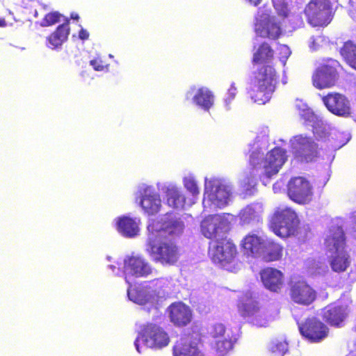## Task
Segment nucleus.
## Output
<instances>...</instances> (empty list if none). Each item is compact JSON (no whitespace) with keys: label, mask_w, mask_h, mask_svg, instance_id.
<instances>
[{"label":"nucleus","mask_w":356,"mask_h":356,"mask_svg":"<svg viewBox=\"0 0 356 356\" xmlns=\"http://www.w3.org/2000/svg\"><path fill=\"white\" fill-rule=\"evenodd\" d=\"M146 251L152 259L163 265H173L179 258L177 245L171 239L147 234Z\"/></svg>","instance_id":"423d86ee"},{"label":"nucleus","mask_w":356,"mask_h":356,"mask_svg":"<svg viewBox=\"0 0 356 356\" xmlns=\"http://www.w3.org/2000/svg\"><path fill=\"white\" fill-rule=\"evenodd\" d=\"M129 299L140 305L154 306L158 301V294L149 284L137 286H129L127 289Z\"/></svg>","instance_id":"5701e85b"},{"label":"nucleus","mask_w":356,"mask_h":356,"mask_svg":"<svg viewBox=\"0 0 356 356\" xmlns=\"http://www.w3.org/2000/svg\"><path fill=\"white\" fill-rule=\"evenodd\" d=\"M254 31L257 35L271 39L277 38L282 33L280 24L266 7L259 9L255 17Z\"/></svg>","instance_id":"f8f14e48"},{"label":"nucleus","mask_w":356,"mask_h":356,"mask_svg":"<svg viewBox=\"0 0 356 356\" xmlns=\"http://www.w3.org/2000/svg\"><path fill=\"white\" fill-rule=\"evenodd\" d=\"M322 100L327 110L332 113L345 118L350 115V102L344 95L337 92H330L323 97Z\"/></svg>","instance_id":"393cba45"},{"label":"nucleus","mask_w":356,"mask_h":356,"mask_svg":"<svg viewBox=\"0 0 356 356\" xmlns=\"http://www.w3.org/2000/svg\"><path fill=\"white\" fill-rule=\"evenodd\" d=\"M325 248L330 265L333 271H345L350 264V259L344 250V234L339 227L330 229L325 238Z\"/></svg>","instance_id":"20e7f679"},{"label":"nucleus","mask_w":356,"mask_h":356,"mask_svg":"<svg viewBox=\"0 0 356 356\" xmlns=\"http://www.w3.org/2000/svg\"><path fill=\"white\" fill-rule=\"evenodd\" d=\"M118 232L127 238H134L139 234L140 219L137 217L122 216L114 220Z\"/></svg>","instance_id":"bb28decb"},{"label":"nucleus","mask_w":356,"mask_h":356,"mask_svg":"<svg viewBox=\"0 0 356 356\" xmlns=\"http://www.w3.org/2000/svg\"><path fill=\"white\" fill-rule=\"evenodd\" d=\"M6 26L5 20L0 19V26Z\"/></svg>","instance_id":"8fccbe9b"},{"label":"nucleus","mask_w":356,"mask_h":356,"mask_svg":"<svg viewBox=\"0 0 356 356\" xmlns=\"http://www.w3.org/2000/svg\"><path fill=\"white\" fill-rule=\"evenodd\" d=\"M348 305L338 302L325 307L322 312L323 318L331 325L339 326L347 316Z\"/></svg>","instance_id":"cd10ccee"},{"label":"nucleus","mask_w":356,"mask_h":356,"mask_svg":"<svg viewBox=\"0 0 356 356\" xmlns=\"http://www.w3.org/2000/svg\"><path fill=\"white\" fill-rule=\"evenodd\" d=\"M273 57V51L268 43H262L254 54L253 62L258 64L268 63Z\"/></svg>","instance_id":"c9c22d12"},{"label":"nucleus","mask_w":356,"mask_h":356,"mask_svg":"<svg viewBox=\"0 0 356 356\" xmlns=\"http://www.w3.org/2000/svg\"><path fill=\"white\" fill-rule=\"evenodd\" d=\"M233 200V188L225 179L211 176L204 178L202 205L207 212L222 209Z\"/></svg>","instance_id":"7ed1b4c3"},{"label":"nucleus","mask_w":356,"mask_h":356,"mask_svg":"<svg viewBox=\"0 0 356 356\" xmlns=\"http://www.w3.org/2000/svg\"><path fill=\"white\" fill-rule=\"evenodd\" d=\"M238 308L240 314L257 327H266L273 321L272 316L266 309L259 307L250 291L239 297Z\"/></svg>","instance_id":"6e6552de"},{"label":"nucleus","mask_w":356,"mask_h":356,"mask_svg":"<svg viewBox=\"0 0 356 356\" xmlns=\"http://www.w3.org/2000/svg\"><path fill=\"white\" fill-rule=\"evenodd\" d=\"M90 64L92 66L93 69L96 71H102L105 67H108V65L104 66L103 62L99 58H95L90 61Z\"/></svg>","instance_id":"c03bdc74"},{"label":"nucleus","mask_w":356,"mask_h":356,"mask_svg":"<svg viewBox=\"0 0 356 356\" xmlns=\"http://www.w3.org/2000/svg\"><path fill=\"white\" fill-rule=\"evenodd\" d=\"M296 108L298 110L299 115L305 125L311 127L316 136L323 138L327 136L330 130V126L321 118L315 115L306 104L297 100Z\"/></svg>","instance_id":"dca6fc26"},{"label":"nucleus","mask_w":356,"mask_h":356,"mask_svg":"<svg viewBox=\"0 0 356 356\" xmlns=\"http://www.w3.org/2000/svg\"><path fill=\"white\" fill-rule=\"evenodd\" d=\"M237 92V89L234 85V83H232L229 88L227 90V92H226L225 97H224V105L225 107V109L227 111L230 110L231 108V104L232 101L234 99Z\"/></svg>","instance_id":"a19ab883"},{"label":"nucleus","mask_w":356,"mask_h":356,"mask_svg":"<svg viewBox=\"0 0 356 356\" xmlns=\"http://www.w3.org/2000/svg\"><path fill=\"white\" fill-rule=\"evenodd\" d=\"M229 213L209 215L201 222L202 234L211 239L217 240L224 237L230 223Z\"/></svg>","instance_id":"9b49d317"},{"label":"nucleus","mask_w":356,"mask_h":356,"mask_svg":"<svg viewBox=\"0 0 356 356\" xmlns=\"http://www.w3.org/2000/svg\"><path fill=\"white\" fill-rule=\"evenodd\" d=\"M168 311L170 321L177 326L186 325L191 320L192 314L190 308L181 302L172 303Z\"/></svg>","instance_id":"c756f323"},{"label":"nucleus","mask_w":356,"mask_h":356,"mask_svg":"<svg viewBox=\"0 0 356 356\" xmlns=\"http://www.w3.org/2000/svg\"><path fill=\"white\" fill-rule=\"evenodd\" d=\"M353 218H354V220L356 223V211L353 213Z\"/></svg>","instance_id":"5fc2aeb1"},{"label":"nucleus","mask_w":356,"mask_h":356,"mask_svg":"<svg viewBox=\"0 0 356 356\" xmlns=\"http://www.w3.org/2000/svg\"><path fill=\"white\" fill-rule=\"evenodd\" d=\"M207 337H182L173 348V356H225L236 341L230 329L222 323L208 326Z\"/></svg>","instance_id":"f03ea898"},{"label":"nucleus","mask_w":356,"mask_h":356,"mask_svg":"<svg viewBox=\"0 0 356 356\" xmlns=\"http://www.w3.org/2000/svg\"><path fill=\"white\" fill-rule=\"evenodd\" d=\"M182 183L185 189L191 195L192 198L188 201V206L195 204L200 195V188L193 174L186 173L182 179Z\"/></svg>","instance_id":"f704fd0d"},{"label":"nucleus","mask_w":356,"mask_h":356,"mask_svg":"<svg viewBox=\"0 0 356 356\" xmlns=\"http://www.w3.org/2000/svg\"><path fill=\"white\" fill-rule=\"evenodd\" d=\"M72 19H79V15L77 14H72Z\"/></svg>","instance_id":"3c124183"},{"label":"nucleus","mask_w":356,"mask_h":356,"mask_svg":"<svg viewBox=\"0 0 356 356\" xmlns=\"http://www.w3.org/2000/svg\"><path fill=\"white\" fill-rule=\"evenodd\" d=\"M70 34L68 22L60 25L57 29L47 38L48 47L51 49H56L62 46Z\"/></svg>","instance_id":"473e14b6"},{"label":"nucleus","mask_w":356,"mask_h":356,"mask_svg":"<svg viewBox=\"0 0 356 356\" xmlns=\"http://www.w3.org/2000/svg\"><path fill=\"white\" fill-rule=\"evenodd\" d=\"M61 15L58 12L50 13L45 15L44 18L40 22V26L45 27L54 25L60 22Z\"/></svg>","instance_id":"79ce46f5"},{"label":"nucleus","mask_w":356,"mask_h":356,"mask_svg":"<svg viewBox=\"0 0 356 356\" xmlns=\"http://www.w3.org/2000/svg\"><path fill=\"white\" fill-rule=\"evenodd\" d=\"M109 57H110V58H113V55L109 54Z\"/></svg>","instance_id":"bf43d9fd"},{"label":"nucleus","mask_w":356,"mask_h":356,"mask_svg":"<svg viewBox=\"0 0 356 356\" xmlns=\"http://www.w3.org/2000/svg\"><path fill=\"white\" fill-rule=\"evenodd\" d=\"M184 227V222L180 218L172 213H167L149 220L147 234H154L155 237L162 238H175L183 233Z\"/></svg>","instance_id":"1a4fd4ad"},{"label":"nucleus","mask_w":356,"mask_h":356,"mask_svg":"<svg viewBox=\"0 0 356 356\" xmlns=\"http://www.w3.org/2000/svg\"><path fill=\"white\" fill-rule=\"evenodd\" d=\"M340 53L346 63L356 70V44L351 41L345 42Z\"/></svg>","instance_id":"e433bc0d"},{"label":"nucleus","mask_w":356,"mask_h":356,"mask_svg":"<svg viewBox=\"0 0 356 356\" xmlns=\"http://www.w3.org/2000/svg\"><path fill=\"white\" fill-rule=\"evenodd\" d=\"M124 279L129 284L128 276L145 277L152 272L149 263L139 255L127 256L124 259Z\"/></svg>","instance_id":"6ab92c4d"},{"label":"nucleus","mask_w":356,"mask_h":356,"mask_svg":"<svg viewBox=\"0 0 356 356\" xmlns=\"http://www.w3.org/2000/svg\"><path fill=\"white\" fill-rule=\"evenodd\" d=\"M290 296L294 302L307 306L315 300L316 293L305 281L300 280L291 283Z\"/></svg>","instance_id":"b1692460"},{"label":"nucleus","mask_w":356,"mask_h":356,"mask_svg":"<svg viewBox=\"0 0 356 356\" xmlns=\"http://www.w3.org/2000/svg\"><path fill=\"white\" fill-rule=\"evenodd\" d=\"M157 187L165 193L166 204L171 208L182 209L186 204V198L181 188L172 183L157 184ZM188 205V203H187Z\"/></svg>","instance_id":"a878e982"},{"label":"nucleus","mask_w":356,"mask_h":356,"mask_svg":"<svg viewBox=\"0 0 356 356\" xmlns=\"http://www.w3.org/2000/svg\"><path fill=\"white\" fill-rule=\"evenodd\" d=\"M338 62L331 60L329 63L319 67L312 76L313 85L318 89L333 86L337 79Z\"/></svg>","instance_id":"aec40b11"},{"label":"nucleus","mask_w":356,"mask_h":356,"mask_svg":"<svg viewBox=\"0 0 356 356\" xmlns=\"http://www.w3.org/2000/svg\"><path fill=\"white\" fill-rule=\"evenodd\" d=\"M111 257H109V256H108V257H107V259H108V261H111Z\"/></svg>","instance_id":"13d9d810"},{"label":"nucleus","mask_w":356,"mask_h":356,"mask_svg":"<svg viewBox=\"0 0 356 356\" xmlns=\"http://www.w3.org/2000/svg\"><path fill=\"white\" fill-rule=\"evenodd\" d=\"M209 254L214 263L226 268L227 264L234 261L236 254V248L232 242L223 237L210 242Z\"/></svg>","instance_id":"ddd939ff"},{"label":"nucleus","mask_w":356,"mask_h":356,"mask_svg":"<svg viewBox=\"0 0 356 356\" xmlns=\"http://www.w3.org/2000/svg\"><path fill=\"white\" fill-rule=\"evenodd\" d=\"M291 149L294 156L301 161H312L318 155V146L312 137L297 135L290 140Z\"/></svg>","instance_id":"2eb2a0df"},{"label":"nucleus","mask_w":356,"mask_h":356,"mask_svg":"<svg viewBox=\"0 0 356 356\" xmlns=\"http://www.w3.org/2000/svg\"><path fill=\"white\" fill-rule=\"evenodd\" d=\"M34 16H35V17H37V16H38V12H37L36 10L35 11Z\"/></svg>","instance_id":"4d7b16f0"},{"label":"nucleus","mask_w":356,"mask_h":356,"mask_svg":"<svg viewBox=\"0 0 356 356\" xmlns=\"http://www.w3.org/2000/svg\"><path fill=\"white\" fill-rule=\"evenodd\" d=\"M300 334L311 342H319L324 339L328 333V328L316 318H307L305 323H299Z\"/></svg>","instance_id":"4be33fe9"},{"label":"nucleus","mask_w":356,"mask_h":356,"mask_svg":"<svg viewBox=\"0 0 356 356\" xmlns=\"http://www.w3.org/2000/svg\"><path fill=\"white\" fill-rule=\"evenodd\" d=\"M266 238L258 233L252 232L247 234L241 241V245L245 254L259 257L262 253V248L265 245Z\"/></svg>","instance_id":"c85d7f7f"},{"label":"nucleus","mask_w":356,"mask_h":356,"mask_svg":"<svg viewBox=\"0 0 356 356\" xmlns=\"http://www.w3.org/2000/svg\"><path fill=\"white\" fill-rule=\"evenodd\" d=\"M262 248V253L259 257L266 261H273L280 259L282 256V247L266 238L265 245Z\"/></svg>","instance_id":"72a5a7b5"},{"label":"nucleus","mask_w":356,"mask_h":356,"mask_svg":"<svg viewBox=\"0 0 356 356\" xmlns=\"http://www.w3.org/2000/svg\"><path fill=\"white\" fill-rule=\"evenodd\" d=\"M269 146L266 135L257 136L250 149V165L251 171L241 181V187L245 191L252 193L257 184V177L264 185L266 179H270L277 174L286 160V151L275 147L265 154Z\"/></svg>","instance_id":"f257e3e1"},{"label":"nucleus","mask_w":356,"mask_h":356,"mask_svg":"<svg viewBox=\"0 0 356 356\" xmlns=\"http://www.w3.org/2000/svg\"><path fill=\"white\" fill-rule=\"evenodd\" d=\"M307 21L313 26L327 25L332 20L331 4L323 1L312 0L305 9Z\"/></svg>","instance_id":"4468645a"},{"label":"nucleus","mask_w":356,"mask_h":356,"mask_svg":"<svg viewBox=\"0 0 356 356\" xmlns=\"http://www.w3.org/2000/svg\"><path fill=\"white\" fill-rule=\"evenodd\" d=\"M348 140V139L346 142H344L341 145H340L338 147L339 148V147L343 146L347 143Z\"/></svg>","instance_id":"6e6d98bb"},{"label":"nucleus","mask_w":356,"mask_h":356,"mask_svg":"<svg viewBox=\"0 0 356 356\" xmlns=\"http://www.w3.org/2000/svg\"><path fill=\"white\" fill-rule=\"evenodd\" d=\"M288 195L295 202L302 204H307L312 199V186L305 177L292 178L288 184Z\"/></svg>","instance_id":"f3484780"},{"label":"nucleus","mask_w":356,"mask_h":356,"mask_svg":"<svg viewBox=\"0 0 356 356\" xmlns=\"http://www.w3.org/2000/svg\"><path fill=\"white\" fill-rule=\"evenodd\" d=\"M273 7L280 17L289 16L290 8L286 0H272Z\"/></svg>","instance_id":"ea45409f"},{"label":"nucleus","mask_w":356,"mask_h":356,"mask_svg":"<svg viewBox=\"0 0 356 356\" xmlns=\"http://www.w3.org/2000/svg\"><path fill=\"white\" fill-rule=\"evenodd\" d=\"M279 55H280V60L282 63L283 65H286V60L290 56L291 51L289 47L286 45L282 44L278 48Z\"/></svg>","instance_id":"37998d69"},{"label":"nucleus","mask_w":356,"mask_h":356,"mask_svg":"<svg viewBox=\"0 0 356 356\" xmlns=\"http://www.w3.org/2000/svg\"><path fill=\"white\" fill-rule=\"evenodd\" d=\"M149 286L152 287L158 294V299L163 298L168 295L170 282L166 278H160L149 283Z\"/></svg>","instance_id":"4c0bfd02"},{"label":"nucleus","mask_w":356,"mask_h":356,"mask_svg":"<svg viewBox=\"0 0 356 356\" xmlns=\"http://www.w3.org/2000/svg\"><path fill=\"white\" fill-rule=\"evenodd\" d=\"M108 268L113 271V273L118 275L120 273V270L119 268H117L115 265H109Z\"/></svg>","instance_id":"de8ad7c7"},{"label":"nucleus","mask_w":356,"mask_h":356,"mask_svg":"<svg viewBox=\"0 0 356 356\" xmlns=\"http://www.w3.org/2000/svg\"><path fill=\"white\" fill-rule=\"evenodd\" d=\"M170 341L168 333L161 326L149 323L143 325L134 341L138 353H143V346L154 350L167 347Z\"/></svg>","instance_id":"0eeeda50"},{"label":"nucleus","mask_w":356,"mask_h":356,"mask_svg":"<svg viewBox=\"0 0 356 356\" xmlns=\"http://www.w3.org/2000/svg\"><path fill=\"white\" fill-rule=\"evenodd\" d=\"M354 329H355V332H356V325L355 326Z\"/></svg>","instance_id":"052dcab7"},{"label":"nucleus","mask_w":356,"mask_h":356,"mask_svg":"<svg viewBox=\"0 0 356 356\" xmlns=\"http://www.w3.org/2000/svg\"><path fill=\"white\" fill-rule=\"evenodd\" d=\"M286 82H287V81H286V78H284V77H283V79H282V83H283L284 84H286Z\"/></svg>","instance_id":"864d4df0"},{"label":"nucleus","mask_w":356,"mask_h":356,"mask_svg":"<svg viewBox=\"0 0 356 356\" xmlns=\"http://www.w3.org/2000/svg\"><path fill=\"white\" fill-rule=\"evenodd\" d=\"M247 2H248L249 3H250L251 5H253L254 6H258L261 0H245Z\"/></svg>","instance_id":"09e8293b"},{"label":"nucleus","mask_w":356,"mask_h":356,"mask_svg":"<svg viewBox=\"0 0 356 356\" xmlns=\"http://www.w3.org/2000/svg\"><path fill=\"white\" fill-rule=\"evenodd\" d=\"M276 82L277 76L274 68L269 65L261 67L255 73L252 88L249 92L253 102L258 104L268 102L275 91Z\"/></svg>","instance_id":"39448f33"},{"label":"nucleus","mask_w":356,"mask_h":356,"mask_svg":"<svg viewBox=\"0 0 356 356\" xmlns=\"http://www.w3.org/2000/svg\"><path fill=\"white\" fill-rule=\"evenodd\" d=\"M288 350V343L285 340L274 339L269 345L272 356H284Z\"/></svg>","instance_id":"58836bf2"},{"label":"nucleus","mask_w":356,"mask_h":356,"mask_svg":"<svg viewBox=\"0 0 356 356\" xmlns=\"http://www.w3.org/2000/svg\"><path fill=\"white\" fill-rule=\"evenodd\" d=\"M321 37L314 38V36L310 38L309 47L314 50L316 49L318 46V42L321 41Z\"/></svg>","instance_id":"a18cd8bd"},{"label":"nucleus","mask_w":356,"mask_h":356,"mask_svg":"<svg viewBox=\"0 0 356 356\" xmlns=\"http://www.w3.org/2000/svg\"><path fill=\"white\" fill-rule=\"evenodd\" d=\"M137 193L140 195V204L145 213L154 215L160 211L161 199L153 186L141 184L138 186Z\"/></svg>","instance_id":"a211bd4d"},{"label":"nucleus","mask_w":356,"mask_h":356,"mask_svg":"<svg viewBox=\"0 0 356 356\" xmlns=\"http://www.w3.org/2000/svg\"><path fill=\"white\" fill-rule=\"evenodd\" d=\"M79 38L83 40H87L89 38V33L87 30L81 28L79 33Z\"/></svg>","instance_id":"49530a36"},{"label":"nucleus","mask_w":356,"mask_h":356,"mask_svg":"<svg viewBox=\"0 0 356 356\" xmlns=\"http://www.w3.org/2000/svg\"><path fill=\"white\" fill-rule=\"evenodd\" d=\"M263 211V205L261 203L256 202L247 205L238 213L240 223L244 225L259 222Z\"/></svg>","instance_id":"2f4dec72"},{"label":"nucleus","mask_w":356,"mask_h":356,"mask_svg":"<svg viewBox=\"0 0 356 356\" xmlns=\"http://www.w3.org/2000/svg\"><path fill=\"white\" fill-rule=\"evenodd\" d=\"M277 185H278V183L275 184L273 185V190L276 193L277 192Z\"/></svg>","instance_id":"603ef678"},{"label":"nucleus","mask_w":356,"mask_h":356,"mask_svg":"<svg viewBox=\"0 0 356 356\" xmlns=\"http://www.w3.org/2000/svg\"><path fill=\"white\" fill-rule=\"evenodd\" d=\"M186 99L204 111H209L214 104L215 96L204 86H192L186 91Z\"/></svg>","instance_id":"412c9836"},{"label":"nucleus","mask_w":356,"mask_h":356,"mask_svg":"<svg viewBox=\"0 0 356 356\" xmlns=\"http://www.w3.org/2000/svg\"><path fill=\"white\" fill-rule=\"evenodd\" d=\"M261 278L265 287L274 292L280 290L284 284L282 272L273 268L264 269L261 272Z\"/></svg>","instance_id":"7c9ffc66"},{"label":"nucleus","mask_w":356,"mask_h":356,"mask_svg":"<svg viewBox=\"0 0 356 356\" xmlns=\"http://www.w3.org/2000/svg\"><path fill=\"white\" fill-rule=\"evenodd\" d=\"M299 220L296 213L289 207H279L271 220L273 232L281 238L295 235Z\"/></svg>","instance_id":"9d476101"}]
</instances>
